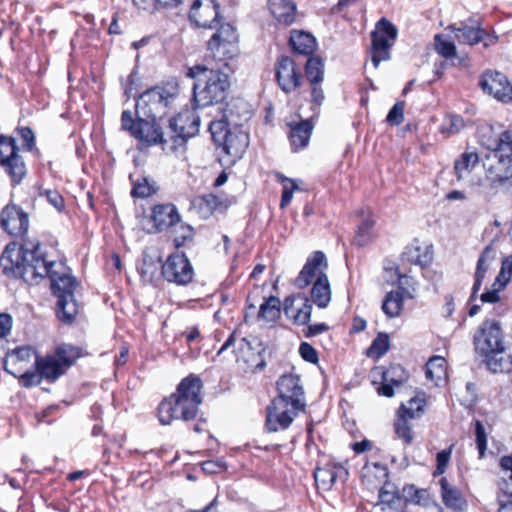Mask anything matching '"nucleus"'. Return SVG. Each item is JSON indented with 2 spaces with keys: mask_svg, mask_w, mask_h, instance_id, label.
<instances>
[{
  "mask_svg": "<svg viewBox=\"0 0 512 512\" xmlns=\"http://www.w3.org/2000/svg\"><path fill=\"white\" fill-rule=\"evenodd\" d=\"M485 362L489 370L494 373L509 372L512 370V352H508L503 345L486 355Z\"/></svg>",
  "mask_w": 512,
  "mask_h": 512,
  "instance_id": "29",
  "label": "nucleus"
},
{
  "mask_svg": "<svg viewBox=\"0 0 512 512\" xmlns=\"http://www.w3.org/2000/svg\"><path fill=\"white\" fill-rule=\"evenodd\" d=\"M3 274L26 283H37L48 273L45 256L39 242L24 241L22 245L8 244L0 256Z\"/></svg>",
  "mask_w": 512,
  "mask_h": 512,
  "instance_id": "1",
  "label": "nucleus"
},
{
  "mask_svg": "<svg viewBox=\"0 0 512 512\" xmlns=\"http://www.w3.org/2000/svg\"><path fill=\"white\" fill-rule=\"evenodd\" d=\"M219 7L216 0H194L189 17L198 27L212 29L221 21Z\"/></svg>",
  "mask_w": 512,
  "mask_h": 512,
  "instance_id": "16",
  "label": "nucleus"
},
{
  "mask_svg": "<svg viewBox=\"0 0 512 512\" xmlns=\"http://www.w3.org/2000/svg\"><path fill=\"white\" fill-rule=\"evenodd\" d=\"M269 10L278 23L291 25L296 20V4L293 0H268Z\"/></svg>",
  "mask_w": 512,
  "mask_h": 512,
  "instance_id": "27",
  "label": "nucleus"
},
{
  "mask_svg": "<svg viewBox=\"0 0 512 512\" xmlns=\"http://www.w3.org/2000/svg\"><path fill=\"white\" fill-rule=\"evenodd\" d=\"M306 76L310 84L321 83L324 79V65L322 60L316 57L309 58L306 66Z\"/></svg>",
  "mask_w": 512,
  "mask_h": 512,
  "instance_id": "42",
  "label": "nucleus"
},
{
  "mask_svg": "<svg viewBox=\"0 0 512 512\" xmlns=\"http://www.w3.org/2000/svg\"><path fill=\"white\" fill-rule=\"evenodd\" d=\"M496 257V251L492 246H486L482 251L476 265V271L474 275V284L472 287V293L470 296V301H474L476 299V295L480 290L482 283L486 277L487 272L489 271L492 263L494 262Z\"/></svg>",
  "mask_w": 512,
  "mask_h": 512,
  "instance_id": "23",
  "label": "nucleus"
},
{
  "mask_svg": "<svg viewBox=\"0 0 512 512\" xmlns=\"http://www.w3.org/2000/svg\"><path fill=\"white\" fill-rule=\"evenodd\" d=\"M34 365L35 371L26 370L19 375L20 383L25 387L37 386L41 383L42 379L55 382L66 372L52 353L44 357L36 356Z\"/></svg>",
  "mask_w": 512,
  "mask_h": 512,
  "instance_id": "9",
  "label": "nucleus"
},
{
  "mask_svg": "<svg viewBox=\"0 0 512 512\" xmlns=\"http://www.w3.org/2000/svg\"><path fill=\"white\" fill-rule=\"evenodd\" d=\"M289 43L294 52L302 55H310L316 48L315 38L311 34L303 31H292Z\"/></svg>",
  "mask_w": 512,
  "mask_h": 512,
  "instance_id": "32",
  "label": "nucleus"
},
{
  "mask_svg": "<svg viewBox=\"0 0 512 512\" xmlns=\"http://www.w3.org/2000/svg\"><path fill=\"white\" fill-rule=\"evenodd\" d=\"M281 312V302L278 297L270 296L261 305L258 317L269 322L275 321Z\"/></svg>",
  "mask_w": 512,
  "mask_h": 512,
  "instance_id": "40",
  "label": "nucleus"
},
{
  "mask_svg": "<svg viewBox=\"0 0 512 512\" xmlns=\"http://www.w3.org/2000/svg\"><path fill=\"white\" fill-rule=\"evenodd\" d=\"M465 126L464 120L461 116L458 115H450L448 117V126L447 130L451 134L458 133L461 131Z\"/></svg>",
  "mask_w": 512,
  "mask_h": 512,
  "instance_id": "62",
  "label": "nucleus"
},
{
  "mask_svg": "<svg viewBox=\"0 0 512 512\" xmlns=\"http://www.w3.org/2000/svg\"><path fill=\"white\" fill-rule=\"evenodd\" d=\"M224 113L227 116L228 124L232 125L234 129L241 127L251 117L249 105L242 99L231 101Z\"/></svg>",
  "mask_w": 512,
  "mask_h": 512,
  "instance_id": "28",
  "label": "nucleus"
},
{
  "mask_svg": "<svg viewBox=\"0 0 512 512\" xmlns=\"http://www.w3.org/2000/svg\"><path fill=\"white\" fill-rule=\"evenodd\" d=\"M347 475V471L341 465L326 464L323 467H317L314 472L315 482L323 489H329L337 477Z\"/></svg>",
  "mask_w": 512,
  "mask_h": 512,
  "instance_id": "31",
  "label": "nucleus"
},
{
  "mask_svg": "<svg viewBox=\"0 0 512 512\" xmlns=\"http://www.w3.org/2000/svg\"><path fill=\"white\" fill-rule=\"evenodd\" d=\"M155 192L153 185H151L146 178L134 184L131 191L132 196L138 198H146Z\"/></svg>",
  "mask_w": 512,
  "mask_h": 512,
  "instance_id": "54",
  "label": "nucleus"
},
{
  "mask_svg": "<svg viewBox=\"0 0 512 512\" xmlns=\"http://www.w3.org/2000/svg\"><path fill=\"white\" fill-rule=\"evenodd\" d=\"M328 268V261L322 251L313 252L308 258L295 279V285L300 288H306L318 278H327L326 270Z\"/></svg>",
  "mask_w": 512,
  "mask_h": 512,
  "instance_id": "15",
  "label": "nucleus"
},
{
  "mask_svg": "<svg viewBox=\"0 0 512 512\" xmlns=\"http://www.w3.org/2000/svg\"><path fill=\"white\" fill-rule=\"evenodd\" d=\"M299 353L301 357L310 363H316L318 361L317 352L312 345L303 342L299 347Z\"/></svg>",
  "mask_w": 512,
  "mask_h": 512,
  "instance_id": "59",
  "label": "nucleus"
},
{
  "mask_svg": "<svg viewBox=\"0 0 512 512\" xmlns=\"http://www.w3.org/2000/svg\"><path fill=\"white\" fill-rule=\"evenodd\" d=\"M132 2L139 10L150 14L160 7L157 0H132Z\"/></svg>",
  "mask_w": 512,
  "mask_h": 512,
  "instance_id": "61",
  "label": "nucleus"
},
{
  "mask_svg": "<svg viewBox=\"0 0 512 512\" xmlns=\"http://www.w3.org/2000/svg\"><path fill=\"white\" fill-rule=\"evenodd\" d=\"M163 118L138 117V128L134 137L147 146L161 145L167 153H171L169 130L163 131Z\"/></svg>",
  "mask_w": 512,
  "mask_h": 512,
  "instance_id": "10",
  "label": "nucleus"
},
{
  "mask_svg": "<svg viewBox=\"0 0 512 512\" xmlns=\"http://www.w3.org/2000/svg\"><path fill=\"white\" fill-rule=\"evenodd\" d=\"M474 340L476 349L484 356L504 345L501 327L494 321L484 322Z\"/></svg>",
  "mask_w": 512,
  "mask_h": 512,
  "instance_id": "18",
  "label": "nucleus"
},
{
  "mask_svg": "<svg viewBox=\"0 0 512 512\" xmlns=\"http://www.w3.org/2000/svg\"><path fill=\"white\" fill-rule=\"evenodd\" d=\"M52 354L67 371L82 356V350L77 346L63 343L58 345Z\"/></svg>",
  "mask_w": 512,
  "mask_h": 512,
  "instance_id": "33",
  "label": "nucleus"
},
{
  "mask_svg": "<svg viewBox=\"0 0 512 512\" xmlns=\"http://www.w3.org/2000/svg\"><path fill=\"white\" fill-rule=\"evenodd\" d=\"M479 162V156L474 151H466L455 162L454 170L458 180L465 179Z\"/></svg>",
  "mask_w": 512,
  "mask_h": 512,
  "instance_id": "39",
  "label": "nucleus"
},
{
  "mask_svg": "<svg viewBox=\"0 0 512 512\" xmlns=\"http://www.w3.org/2000/svg\"><path fill=\"white\" fill-rule=\"evenodd\" d=\"M442 501L447 508L462 511L466 507V501L461 492L446 478L440 480Z\"/></svg>",
  "mask_w": 512,
  "mask_h": 512,
  "instance_id": "30",
  "label": "nucleus"
},
{
  "mask_svg": "<svg viewBox=\"0 0 512 512\" xmlns=\"http://www.w3.org/2000/svg\"><path fill=\"white\" fill-rule=\"evenodd\" d=\"M151 220L154 232H162L176 226L180 222V215L173 204H158L152 208Z\"/></svg>",
  "mask_w": 512,
  "mask_h": 512,
  "instance_id": "21",
  "label": "nucleus"
},
{
  "mask_svg": "<svg viewBox=\"0 0 512 512\" xmlns=\"http://www.w3.org/2000/svg\"><path fill=\"white\" fill-rule=\"evenodd\" d=\"M435 50L445 58H451L456 54L454 43L442 35L435 36Z\"/></svg>",
  "mask_w": 512,
  "mask_h": 512,
  "instance_id": "53",
  "label": "nucleus"
},
{
  "mask_svg": "<svg viewBox=\"0 0 512 512\" xmlns=\"http://www.w3.org/2000/svg\"><path fill=\"white\" fill-rule=\"evenodd\" d=\"M500 467L501 480L499 487L505 495L512 497V455L502 457Z\"/></svg>",
  "mask_w": 512,
  "mask_h": 512,
  "instance_id": "41",
  "label": "nucleus"
},
{
  "mask_svg": "<svg viewBox=\"0 0 512 512\" xmlns=\"http://www.w3.org/2000/svg\"><path fill=\"white\" fill-rule=\"evenodd\" d=\"M220 144L223 145L226 154L233 158H241L249 144L248 134L242 130H231Z\"/></svg>",
  "mask_w": 512,
  "mask_h": 512,
  "instance_id": "26",
  "label": "nucleus"
},
{
  "mask_svg": "<svg viewBox=\"0 0 512 512\" xmlns=\"http://www.w3.org/2000/svg\"><path fill=\"white\" fill-rule=\"evenodd\" d=\"M389 349V337L387 334L380 333L373 340L371 346L367 351V355L369 357L380 358L383 356Z\"/></svg>",
  "mask_w": 512,
  "mask_h": 512,
  "instance_id": "49",
  "label": "nucleus"
},
{
  "mask_svg": "<svg viewBox=\"0 0 512 512\" xmlns=\"http://www.w3.org/2000/svg\"><path fill=\"white\" fill-rule=\"evenodd\" d=\"M2 228L12 236L24 235L29 227L27 213L16 205L6 206L0 215Z\"/></svg>",
  "mask_w": 512,
  "mask_h": 512,
  "instance_id": "19",
  "label": "nucleus"
},
{
  "mask_svg": "<svg viewBox=\"0 0 512 512\" xmlns=\"http://www.w3.org/2000/svg\"><path fill=\"white\" fill-rule=\"evenodd\" d=\"M424 400L419 397L411 398L407 404H402L398 410V414L410 419L420 416L423 411Z\"/></svg>",
  "mask_w": 512,
  "mask_h": 512,
  "instance_id": "45",
  "label": "nucleus"
},
{
  "mask_svg": "<svg viewBox=\"0 0 512 512\" xmlns=\"http://www.w3.org/2000/svg\"><path fill=\"white\" fill-rule=\"evenodd\" d=\"M45 195L51 205H53L58 211L62 210L64 207V200L57 191L47 190Z\"/></svg>",
  "mask_w": 512,
  "mask_h": 512,
  "instance_id": "64",
  "label": "nucleus"
},
{
  "mask_svg": "<svg viewBox=\"0 0 512 512\" xmlns=\"http://www.w3.org/2000/svg\"><path fill=\"white\" fill-rule=\"evenodd\" d=\"M172 95L164 87L155 86L139 95L136 102L137 117L163 118Z\"/></svg>",
  "mask_w": 512,
  "mask_h": 512,
  "instance_id": "7",
  "label": "nucleus"
},
{
  "mask_svg": "<svg viewBox=\"0 0 512 512\" xmlns=\"http://www.w3.org/2000/svg\"><path fill=\"white\" fill-rule=\"evenodd\" d=\"M296 299L293 296L285 298L283 302V311L285 315L299 325L309 322L312 312V304L307 298L301 299L299 305H295Z\"/></svg>",
  "mask_w": 512,
  "mask_h": 512,
  "instance_id": "24",
  "label": "nucleus"
},
{
  "mask_svg": "<svg viewBox=\"0 0 512 512\" xmlns=\"http://www.w3.org/2000/svg\"><path fill=\"white\" fill-rule=\"evenodd\" d=\"M236 29L229 23L222 24L208 42V49L219 59L232 58L237 53Z\"/></svg>",
  "mask_w": 512,
  "mask_h": 512,
  "instance_id": "12",
  "label": "nucleus"
},
{
  "mask_svg": "<svg viewBox=\"0 0 512 512\" xmlns=\"http://www.w3.org/2000/svg\"><path fill=\"white\" fill-rule=\"evenodd\" d=\"M278 180L282 183L283 191L280 202V207L283 209L288 206L293 198V192L298 189L297 183L284 175L277 173Z\"/></svg>",
  "mask_w": 512,
  "mask_h": 512,
  "instance_id": "44",
  "label": "nucleus"
},
{
  "mask_svg": "<svg viewBox=\"0 0 512 512\" xmlns=\"http://www.w3.org/2000/svg\"><path fill=\"white\" fill-rule=\"evenodd\" d=\"M277 389L278 396L267 407L266 427L270 432L287 429L306 406L299 375H282L277 381Z\"/></svg>",
  "mask_w": 512,
  "mask_h": 512,
  "instance_id": "2",
  "label": "nucleus"
},
{
  "mask_svg": "<svg viewBox=\"0 0 512 512\" xmlns=\"http://www.w3.org/2000/svg\"><path fill=\"white\" fill-rule=\"evenodd\" d=\"M398 34V30L386 18L380 19L371 33L372 48L371 60L374 68H377L381 61L390 59V49Z\"/></svg>",
  "mask_w": 512,
  "mask_h": 512,
  "instance_id": "8",
  "label": "nucleus"
},
{
  "mask_svg": "<svg viewBox=\"0 0 512 512\" xmlns=\"http://www.w3.org/2000/svg\"><path fill=\"white\" fill-rule=\"evenodd\" d=\"M410 418L398 414L395 421V433L398 438L402 439L405 444H410L413 441V432L409 424Z\"/></svg>",
  "mask_w": 512,
  "mask_h": 512,
  "instance_id": "47",
  "label": "nucleus"
},
{
  "mask_svg": "<svg viewBox=\"0 0 512 512\" xmlns=\"http://www.w3.org/2000/svg\"><path fill=\"white\" fill-rule=\"evenodd\" d=\"M374 221L372 219H365L358 226V230L354 242L358 246L366 245L372 238V228Z\"/></svg>",
  "mask_w": 512,
  "mask_h": 512,
  "instance_id": "51",
  "label": "nucleus"
},
{
  "mask_svg": "<svg viewBox=\"0 0 512 512\" xmlns=\"http://www.w3.org/2000/svg\"><path fill=\"white\" fill-rule=\"evenodd\" d=\"M512 276V255L506 257L502 261L501 269L499 274L497 275L493 286H499V288H504L508 282L510 281V278Z\"/></svg>",
  "mask_w": 512,
  "mask_h": 512,
  "instance_id": "52",
  "label": "nucleus"
},
{
  "mask_svg": "<svg viewBox=\"0 0 512 512\" xmlns=\"http://www.w3.org/2000/svg\"><path fill=\"white\" fill-rule=\"evenodd\" d=\"M201 388L199 377L190 375L184 378L176 392L159 404L158 418L161 424L169 425L173 420L189 421L195 418L202 402Z\"/></svg>",
  "mask_w": 512,
  "mask_h": 512,
  "instance_id": "3",
  "label": "nucleus"
},
{
  "mask_svg": "<svg viewBox=\"0 0 512 512\" xmlns=\"http://www.w3.org/2000/svg\"><path fill=\"white\" fill-rule=\"evenodd\" d=\"M173 231L175 233L173 241L177 248L186 245V243L191 242L193 239L194 231L190 225L179 222L173 227Z\"/></svg>",
  "mask_w": 512,
  "mask_h": 512,
  "instance_id": "48",
  "label": "nucleus"
},
{
  "mask_svg": "<svg viewBox=\"0 0 512 512\" xmlns=\"http://www.w3.org/2000/svg\"><path fill=\"white\" fill-rule=\"evenodd\" d=\"M452 31L458 42L463 44L474 45L478 42L484 41L486 33L480 29L476 22H462L459 26L452 25Z\"/></svg>",
  "mask_w": 512,
  "mask_h": 512,
  "instance_id": "25",
  "label": "nucleus"
},
{
  "mask_svg": "<svg viewBox=\"0 0 512 512\" xmlns=\"http://www.w3.org/2000/svg\"><path fill=\"white\" fill-rule=\"evenodd\" d=\"M475 435L479 455L480 457H483L487 448V438L485 428L480 421H476L475 423Z\"/></svg>",
  "mask_w": 512,
  "mask_h": 512,
  "instance_id": "56",
  "label": "nucleus"
},
{
  "mask_svg": "<svg viewBox=\"0 0 512 512\" xmlns=\"http://www.w3.org/2000/svg\"><path fill=\"white\" fill-rule=\"evenodd\" d=\"M479 141L490 152L512 151L511 130L495 134L492 127H483L479 131Z\"/></svg>",
  "mask_w": 512,
  "mask_h": 512,
  "instance_id": "22",
  "label": "nucleus"
},
{
  "mask_svg": "<svg viewBox=\"0 0 512 512\" xmlns=\"http://www.w3.org/2000/svg\"><path fill=\"white\" fill-rule=\"evenodd\" d=\"M403 256L407 261L421 267L427 266L431 262V256L428 252L421 254L420 247H409L404 252Z\"/></svg>",
  "mask_w": 512,
  "mask_h": 512,
  "instance_id": "50",
  "label": "nucleus"
},
{
  "mask_svg": "<svg viewBox=\"0 0 512 512\" xmlns=\"http://www.w3.org/2000/svg\"><path fill=\"white\" fill-rule=\"evenodd\" d=\"M276 78L280 88L285 93H290L300 86L302 76L294 61L290 57L283 56L276 65Z\"/></svg>",
  "mask_w": 512,
  "mask_h": 512,
  "instance_id": "20",
  "label": "nucleus"
},
{
  "mask_svg": "<svg viewBox=\"0 0 512 512\" xmlns=\"http://www.w3.org/2000/svg\"><path fill=\"white\" fill-rule=\"evenodd\" d=\"M404 102H397L389 111L386 121L391 125H400L404 119Z\"/></svg>",
  "mask_w": 512,
  "mask_h": 512,
  "instance_id": "55",
  "label": "nucleus"
},
{
  "mask_svg": "<svg viewBox=\"0 0 512 512\" xmlns=\"http://www.w3.org/2000/svg\"><path fill=\"white\" fill-rule=\"evenodd\" d=\"M200 116L195 109H184L169 121V148L171 153L184 150L189 138L199 132Z\"/></svg>",
  "mask_w": 512,
  "mask_h": 512,
  "instance_id": "6",
  "label": "nucleus"
},
{
  "mask_svg": "<svg viewBox=\"0 0 512 512\" xmlns=\"http://www.w3.org/2000/svg\"><path fill=\"white\" fill-rule=\"evenodd\" d=\"M446 360L441 356H434L426 364V377L430 379L435 385H440L441 382L446 380Z\"/></svg>",
  "mask_w": 512,
  "mask_h": 512,
  "instance_id": "37",
  "label": "nucleus"
},
{
  "mask_svg": "<svg viewBox=\"0 0 512 512\" xmlns=\"http://www.w3.org/2000/svg\"><path fill=\"white\" fill-rule=\"evenodd\" d=\"M404 305V297L401 291L389 292L382 303V310L389 318H396L401 315Z\"/></svg>",
  "mask_w": 512,
  "mask_h": 512,
  "instance_id": "38",
  "label": "nucleus"
},
{
  "mask_svg": "<svg viewBox=\"0 0 512 512\" xmlns=\"http://www.w3.org/2000/svg\"><path fill=\"white\" fill-rule=\"evenodd\" d=\"M399 498L402 497L401 495H399L395 485L389 482H385L379 491V501L377 503V507H379L380 510H382V508L388 506L389 503H392V501Z\"/></svg>",
  "mask_w": 512,
  "mask_h": 512,
  "instance_id": "46",
  "label": "nucleus"
},
{
  "mask_svg": "<svg viewBox=\"0 0 512 512\" xmlns=\"http://www.w3.org/2000/svg\"><path fill=\"white\" fill-rule=\"evenodd\" d=\"M311 299L319 308H326L331 301V287L327 278H318L313 282Z\"/></svg>",
  "mask_w": 512,
  "mask_h": 512,
  "instance_id": "36",
  "label": "nucleus"
},
{
  "mask_svg": "<svg viewBox=\"0 0 512 512\" xmlns=\"http://www.w3.org/2000/svg\"><path fill=\"white\" fill-rule=\"evenodd\" d=\"M233 126L228 124L227 116L225 113L223 114V118L216 121H211L209 124V131L211 136L216 143H221L223 139L226 137V134H229L232 130Z\"/></svg>",
  "mask_w": 512,
  "mask_h": 512,
  "instance_id": "43",
  "label": "nucleus"
},
{
  "mask_svg": "<svg viewBox=\"0 0 512 512\" xmlns=\"http://www.w3.org/2000/svg\"><path fill=\"white\" fill-rule=\"evenodd\" d=\"M503 288H499V286H493L492 285V289L490 291H486L484 293L481 294L480 296V300L481 302L483 303H497L500 301V295H499V292L502 290Z\"/></svg>",
  "mask_w": 512,
  "mask_h": 512,
  "instance_id": "63",
  "label": "nucleus"
},
{
  "mask_svg": "<svg viewBox=\"0 0 512 512\" xmlns=\"http://www.w3.org/2000/svg\"><path fill=\"white\" fill-rule=\"evenodd\" d=\"M164 278L178 285H186L193 279V267L184 254H173L162 266Z\"/></svg>",
  "mask_w": 512,
  "mask_h": 512,
  "instance_id": "14",
  "label": "nucleus"
},
{
  "mask_svg": "<svg viewBox=\"0 0 512 512\" xmlns=\"http://www.w3.org/2000/svg\"><path fill=\"white\" fill-rule=\"evenodd\" d=\"M0 162L15 183H19L25 175V164L18 154L15 140L0 136Z\"/></svg>",
  "mask_w": 512,
  "mask_h": 512,
  "instance_id": "13",
  "label": "nucleus"
},
{
  "mask_svg": "<svg viewBox=\"0 0 512 512\" xmlns=\"http://www.w3.org/2000/svg\"><path fill=\"white\" fill-rule=\"evenodd\" d=\"M479 85L484 93L502 103L512 102V83L508 77L495 70H487L481 75Z\"/></svg>",
  "mask_w": 512,
  "mask_h": 512,
  "instance_id": "11",
  "label": "nucleus"
},
{
  "mask_svg": "<svg viewBox=\"0 0 512 512\" xmlns=\"http://www.w3.org/2000/svg\"><path fill=\"white\" fill-rule=\"evenodd\" d=\"M423 493L424 491L416 490L414 486H407L403 488V495L401 497L405 500V504L408 501L419 503Z\"/></svg>",
  "mask_w": 512,
  "mask_h": 512,
  "instance_id": "60",
  "label": "nucleus"
},
{
  "mask_svg": "<svg viewBox=\"0 0 512 512\" xmlns=\"http://www.w3.org/2000/svg\"><path fill=\"white\" fill-rule=\"evenodd\" d=\"M489 178L503 182L512 177V153L510 151L490 152L483 160Z\"/></svg>",
  "mask_w": 512,
  "mask_h": 512,
  "instance_id": "17",
  "label": "nucleus"
},
{
  "mask_svg": "<svg viewBox=\"0 0 512 512\" xmlns=\"http://www.w3.org/2000/svg\"><path fill=\"white\" fill-rule=\"evenodd\" d=\"M313 126L309 120L301 121L294 126H291L290 141L295 150L307 146Z\"/></svg>",
  "mask_w": 512,
  "mask_h": 512,
  "instance_id": "34",
  "label": "nucleus"
},
{
  "mask_svg": "<svg viewBox=\"0 0 512 512\" xmlns=\"http://www.w3.org/2000/svg\"><path fill=\"white\" fill-rule=\"evenodd\" d=\"M121 127L123 130L130 132V134L134 137V132L138 128V120L134 121L131 111L124 110L122 112Z\"/></svg>",
  "mask_w": 512,
  "mask_h": 512,
  "instance_id": "58",
  "label": "nucleus"
},
{
  "mask_svg": "<svg viewBox=\"0 0 512 512\" xmlns=\"http://www.w3.org/2000/svg\"><path fill=\"white\" fill-rule=\"evenodd\" d=\"M203 75L205 85L199 83L193 85L194 100L200 107L221 103L227 96L229 88L228 76L215 70H208L205 66L196 65L189 68L187 76L196 78Z\"/></svg>",
  "mask_w": 512,
  "mask_h": 512,
  "instance_id": "5",
  "label": "nucleus"
},
{
  "mask_svg": "<svg viewBox=\"0 0 512 512\" xmlns=\"http://www.w3.org/2000/svg\"><path fill=\"white\" fill-rule=\"evenodd\" d=\"M45 265L48 267V276L51 280V287L54 295L57 297L56 312L59 320L63 323L70 324L74 321L78 314V304L75 300L74 289L76 287V279L69 273L55 270L59 266L61 270L65 267L60 263L54 261H47Z\"/></svg>",
  "mask_w": 512,
  "mask_h": 512,
  "instance_id": "4",
  "label": "nucleus"
},
{
  "mask_svg": "<svg viewBox=\"0 0 512 512\" xmlns=\"http://www.w3.org/2000/svg\"><path fill=\"white\" fill-rule=\"evenodd\" d=\"M35 356V352L30 347H20L13 351L10 361L15 364L17 362L30 361Z\"/></svg>",
  "mask_w": 512,
  "mask_h": 512,
  "instance_id": "57",
  "label": "nucleus"
},
{
  "mask_svg": "<svg viewBox=\"0 0 512 512\" xmlns=\"http://www.w3.org/2000/svg\"><path fill=\"white\" fill-rule=\"evenodd\" d=\"M403 371L400 366H393L389 370L383 373V384L378 388V393L386 397H392L394 395L393 387H399L405 380L402 375Z\"/></svg>",
  "mask_w": 512,
  "mask_h": 512,
  "instance_id": "35",
  "label": "nucleus"
}]
</instances>
